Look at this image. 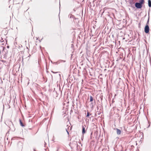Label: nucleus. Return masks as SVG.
<instances>
[{
    "instance_id": "1",
    "label": "nucleus",
    "mask_w": 151,
    "mask_h": 151,
    "mask_svg": "<svg viewBox=\"0 0 151 151\" xmlns=\"http://www.w3.org/2000/svg\"><path fill=\"white\" fill-rule=\"evenodd\" d=\"M149 24V20H148L144 28V31L145 33H148L149 32L150 28L148 24Z\"/></svg>"
},
{
    "instance_id": "2",
    "label": "nucleus",
    "mask_w": 151,
    "mask_h": 151,
    "mask_svg": "<svg viewBox=\"0 0 151 151\" xmlns=\"http://www.w3.org/2000/svg\"><path fill=\"white\" fill-rule=\"evenodd\" d=\"M135 6L137 8L140 9L142 7V4L140 3H136L135 4Z\"/></svg>"
},
{
    "instance_id": "3",
    "label": "nucleus",
    "mask_w": 151,
    "mask_h": 151,
    "mask_svg": "<svg viewBox=\"0 0 151 151\" xmlns=\"http://www.w3.org/2000/svg\"><path fill=\"white\" fill-rule=\"evenodd\" d=\"M23 144L21 142H19L17 144L18 147L22 148Z\"/></svg>"
},
{
    "instance_id": "4",
    "label": "nucleus",
    "mask_w": 151,
    "mask_h": 151,
    "mask_svg": "<svg viewBox=\"0 0 151 151\" xmlns=\"http://www.w3.org/2000/svg\"><path fill=\"white\" fill-rule=\"evenodd\" d=\"M116 133L118 135H119L121 134V131L118 128L116 129Z\"/></svg>"
},
{
    "instance_id": "5",
    "label": "nucleus",
    "mask_w": 151,
    "mask_h": 151,
    "mask_svg": "<svg viewBox=\"0 0 151 151\" xmlns=\"http://www.w3.org/2000/svg\"><path fill=\"white\" fill-rule=\"evenodd\" d=\"M82 134H84L85 133V128L84 126H82Z\"/></svg>"
},
{
    "instance_id": "6",
    "label": "nucleus",
    "mask_w": 151,
    "mask_h": 151,
    "mask_svg": "<svg viewBox=\"0 0 151 151\" xmlns=\"http://www.w3.org/2000/svg\"><path fill=\"white\" fill-rule=\"evenodd\" d=\"M148 6L150 7H151V1L150 0H148Z\"/></svg>"
},
{
    "instance_id": "7",
    "label": "nucleus",
    "mask_w": 151,
    "mask_h": 151,
    "mask_svg": "<svg viewBox=\"0 0 151 151\" xmlns=\"http://www.w3.org/2000/svg\"><path fill=\"white\" fill-rule=\"evenodd\" d=\"M145 2L144 0H140L139 3L142 4H144Z\"/></svg>"
},
{
    "instance_id": "8",
    "label": "nucleus",
    "mask_w": 151,
    "mask_h": 151,
    "mask_svg": "<svg viewBox=\"0 0 151 151\" xmlns=\"http://www.w3.org/2000/svg\"><path fill=\"white\" fill-rule=\"evenodd\" d=\"M90 101L91 102L93 101V98L91 96H90Z\"/></svg>"
},
{
    "instance_id": "9",
    "label": "nucleus",
    "mask_w": 151,
    "mask_h": 151,
    "mask_svg": "<svg viewBox=\"0 0 151 151\" xmlns=\"http://www.w3.org/2000/svg\"><path fill=\"white\" fill-rule=\"evenodd\" d=\"M20 122L21 125L22 126H24V125L23 124V123H22L21 121V120H20Z\"/></svg>"
},
{
    "instance_id": "10",
    "label": "nucleus",
    "mask_w": 151,
    "mask_h": 151,
    "mask_svg": "<svg viewBox=\"0 0 151 151\" xmlns=\"http://www.w3.org/2000/svg\"><path fill=\"white\" fill-rule=\"evenodd\" d=\"M89 116V112H87V115L86 116H87V117H88V116Z\"/></svg>"
},
{
    "instance_id": "11",
    "label": "nucleus",
    "mask_w": 151,
    "mask_h": 151,
    "mask_svg": "<svg viewBox=\"0 0 151 151\" xmlns=\"http://www.w3.org/2000/svg\"><path fill=\"white\" fill-rule=\"evenodd\" d=\"M5 49V47H3V50H4Z\"/></svg>"
},
{
    "instance_id": "12",
    "label": "nucleus",
    "mask_w": 151,
    "mask_h": 151,
    "mask_svg": "<svg viewBox=\"0 0 151 151\" xmlns=\"http://www.w3.org/2000/svg\"><path fill=\"white\" fill-rule=\"evenodd\" d=\"M7 48H9V46H7Z\"/></svg>"
}]
</instances>
